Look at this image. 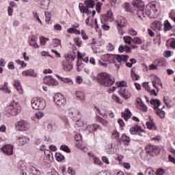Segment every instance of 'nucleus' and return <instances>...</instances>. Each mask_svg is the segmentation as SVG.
<instances>
[{
  "label": "nucleus",
  "instance_id": "obj_64",
  "mask_svg": "<svg viewBox=\"0 0 175 175\" xmlns=\"http://www.w3.org/2000/svg\"><path fill=\"white\" fill-rule=\"evenodd\" d=\"M96 175H111L107 171H101L97 173Z\"/></svg>",
  "mask_w": 175,
  "mask_h": 175
},
{
  "label": "nucleus",
  "instance_id": "obj_10",
  "mask_svg": "<svg viewBox=\"0 0 175 175\" xmlns=\"http://www.w3.org/2000/svg\"><path fill=\"white\" fill-rule=\"evenodd\" d=\"M119 94L122 98H124V99H129L131 98V93L129 90H126V88L122 87V88L119 89Z\"/></svg>",
  "mask_w": 175,
  "mask_h": 175
},
{
  "label": "nucleus",
  "instance_id": "obj_2",
  "mask_svg": "<svg viewBox=\"0 0 175 175\" xmlns=\"http://www.w3.org/2000/svg\"><path fill=\"white\" fill-rule=\"evenodd\" d=\"M20 113H21V107L15 101L11 102L10 105L7 106L4 110V114L7 117L17 116V114H20Z\"/></svg>",
  "mask_w": 175,
  "mask_h": 175
},
{
  "label": "nucleus",
  "instance_id": "obj_25",
  "mask_svg": "<svg viewBox=\"0 0 175 175\" xmlns=\"http://www.w3.org/2000/svg\"><path fill=\"white\" fill-rule=\"evenodd\" d=\"M55 76L59 80H60V81H64V83L66 84H70V85H72L73 81H72L70 78H64L58 75H55Z\"/></svg>",
  "mask_w": 175,
  "mask_h": 175
},
{
  "label": "nucleus",
  "instance_id": "obj_11",
  "mask_svg": "<svg viewBox=\"0 0 175 175\" xmlns=\"http://www.w3.org/2000/svg\"><path fill=\"white\" fill-rule=\"evenodd\" d=\"M137 102V107L139 110L141 111H144V113L147 112L148 108L146 105H144V103L142 100V98H137L136 99Z\"/></svg>",
  "mask_w": 175,
  "mask_h": 175
},
{
  "label": "nucleus",
  "instance_id": "obj_37",
  "mask_svg": "<svg viewBox=\"0 0 175 175\" xmlns=\"http://www.w3.org/2000/svg\"><path fill=\"white\" fill-rule=\"evenodd\" d=\"M146 127L148 129H152L153 131H155L157 129V127H155V124H154V122H146Z\"/></svg>",
  "mask_w": 175,
  "mask_h": 175
},
{
  "label": "nucleus",
  "instance_id": "obj_7",
  "mask_svg": "<svg viewBox=\"0 0 175 175\" xmlns=\"http://www.w3.org/2000/svg\"><path fill=\"white\" fill-rule=\"evenodd\" d=\"M145 151L146 152H141V158L142 159H147V157H148V154L151 155L152 152H154V154H157L159 152V150L158 149V146L152 145L150 144H147L145 146Z\"/></svg>",
  "mask_w": 175,
  "mask_h": 175
},
{
  "label": "nucleus",
  "instance_id": "obj_32",
  "mask_svg": "<svg viewBox=\"0 0 175 175\" xmlns=\"http://www.w3.org/2000/svg\"><path fill=\"white\" fill-rule=\"evenodd\" d=\"M49 6H50V0H41L40 7L42 9H49Z\"/></svg>",
  "mask_w": 175,
  "mask_h": 175
},
{
  "label": "nucleus",
  "instance_id": "obj_48",
  "mask_svg": "<svg viewBox=\"0 0 175 175\" xmlns=\"http://www.w3.org/2000/svg\"><path fill=\"white\" fill-rule=\"evenodd\" d=\"M48 40H50V38H44L43 36L40 38V44H46V42H48Z\"/></svg>",
  "mask_w": 175,
  "mask_h": 175
},
{
  "label": "nucleus",
  "instance_id": "obj_12",
  "mask_svg": "<svg viewBox=\"0 0 175 175\" xmlns=\"http://www.w3.org/2000/svg\"><path fill=\"white\" fill-rule=\"evenodd\" d=\"M66 62H70L72 64L75 59H76V57H77V54L75 53L74 51H71L69 53L64 55Z\"/></svg>",
  "mask_w": 175,
  "mask_h": 175
},
{
  "label": "nucleus",
  "instance_id": "obj_57",
  "mask_svg": "<svg viewBox=\"0 0 175 175\" xmlns=\"http://www.w3.org/2000/svg\"><path fill=\"white\" fill-rule=\"evenodd\" d=\"M143 87L146 91H148V92L151 90V89L150 88V85H148V82L143 83Z\"/></svg>",
  "mask_w": 175,
  "mask_h": 175
},
{
  "label": "nucleus",
  "instance_id": "obj_51",
  "mask_svg": "<svg viewBox=\"0 0 175 175\" xmlns=\"http://www.w3.org/2000/svg\"><path fill=\"white\" fill-rule=\"evenodd\" d=\"M60 150H62V151H64V152H70V149H69V147L66 145H62L60 147Z\"/></svg>",
  "mask_w": 175,
  "mask_h": 175
},
{
  "label": "nucleus",
  "instance_id": "obj_63",
  "mask_svg": "<svg viewBox=\"0 0 175 175\" xmlns=\"http://www.w3.org/2000/svg\"><path fill=\"white\" fill-rule=\"evenodd\" d=\"M54 29L55 31H62V26L59 24H56L54 25Z\"/></svg>",
  "mask_w": 175,
  "mask_h": 175
},
{
  "label": "nucleus",
  "instance_id": "obj_55",
  "mask_svg": "<svg viewBox=\"0 0 175 175\" xmlns=\"http://www.w3.org/2000/svg\"><path fill=\"white\" fill-rule=\"evenodd\" d=\"M68 174L75 175L76 174V170L72 167H69L67 170Z\"/></svg>",
  "mask_w": 175,
  "mask_h": 175
},
{
  "label": "nucleus",
  "instance_id": "obj_61",
  "mask_svg": "<svg viewBox=\"0 0 175 175\" xmlns=\"http://www.w3.org/2000/svg\"><path fill=\"white\" fill-rule=\"evenodd\" d=\"M76 83L77 84H81L83 83V77L81 76H77L76 77Z\"/></svg>",
  "mask_w": 175,
  "mask_h": 175
},
{
  "label": "nucleus",
  "instance_id": "obj_29",
  "mask_svg": "<svg viewBox=\"0 0 175 175\" xmlns=\"http://www.w3.org/2000/svg\"><path fill=\"white\" fill-rule=\"evenodd\" d=\"M0 91L3 92V94H10L11 91L8 88V82H5L3 86H0Z\"/></svg>",
  "mask_w": 175,
  "mask_h": 175
},
{
  "label": "nucleus",
  "instance_id": "obj_42",
  "mask_svg": "<svg viewBox=\"0 0 175 175\" xmlns=\"http://www.w3.org/2000/svg\"><path fill=\"white\" fill-rule=\"evenodd\" d=\"M156 114L160 117V118H163L165 117V111L161 110V109L158 108L156 110Z\"/></svg>",
  "mask_w": 175,
  "mask_h": 175
},
{
  "label": "nucleus",
  "instance_id": "obj_16",
  "mask_svg": "<svg viewBox=\"0 0 175 175\" xmlns=\"http://www.w3.org/2000/svg\"><path fill=\"white\" fill-rule=\"evenodd\" d=\"M118 29L120 28H124L126 24V20L125 18L120 16L118 20L116 21Z\"/></svg>",
  "mask_w": 175,
  "mask_h": 175
},
{
  "label": "nucleus",
  "instance_id": "obj_49",
  "mask_svg": "<svg viewBox=\"0 0 175 175\" xmlns=\"http://www.w3.org/2000/svg\"><path fill=\"white\" fill-rule=\"evenodd\" d=\"M29 128V123L27 120L23 121V131H27Z\"/></svg>",
  "mask_w": 175,
  "mask_h": 175
},
{
  "label": "nucleus",
  "instance_id": "obj_18",
  "mask_svg": "<svg viewBox=\"0 0 175 175\" xmlns=\"http://www.w3.org/2000/svg\"><path fill=\"white\" fill-rule=\"evenodd\" d=\"M119 142L120 143H123L124 146H129V143H131V138L126 134H123L121 139H119Z\"/></svg>",
  "mask_w": 175,
  "mask_h": 175
},
{
  "label": "nucleus",
  "instance_id": "obj_6",
  "mask_svg": "<svg viewBox=\"0 0 175 175\" xmlns=\"http://www.w3.org/2000/svg\"><path fill=\"white\" fill-rule=\"evenodd\" d=\"M158 10L155 3H149L146 6L145 9V16L149 17V18H157ZM146 20V17H145Z\"/></svg>",
  "mask_w": 175,
  "mask_h": 175
},
{
  "label": "nucleus",
  "instance_id": "obj_30",
  "mask_svg": "<svg viewBox=\"0 0 175 175\" xmlns=\"http://www.w3.org/2000/svg\"><path fill=\"white\" fill-rule=\"evenodd\" d=\"M154 64L157 65V66H166V59H165V58L156 59L154 60Z\"/></svg>",
  "mask_w": 175,
  "mask_h": 175
},
{
  "label": "nucleus",
  "instance_id": "obj_19",
  "mask_svg": "<svg viewBox=\"0 0 175 175\" xmlns=\"http://www.w3.org/2000/svg\"><path fill=\"white\" fill-rule=\"evenodd\" d=\"M152 85H153L154 88H156V90H157V92H158V91H159V89L158 88V86H157V85H159L161 88H163L162 82H161V79H159L158 77H156L152 81Z\"/></svg>",
  "mask_w": 175,
  "mask_h": 175
},
{
  "label": "nucleus",
  "instance_id": "obj_1",
  "mask_svg": "<svg viewBox=\"0 0 175 175\" xmlns=\"http://www.w3.org/2000/svg\"><path fill=\"white\" fill-rule=\"evenodd\" d=\"M97 81L103 87H111L116 83V79L107 72H101L97 76Z\"/></svg>",
  "mask_w": 175,
  "mask_h": 175
},
{
  "label": "nucleus",
  "instance_id": "obj_39",
  "mask_svg": "<svg viewBox=\"0 0 175 175\" xmlns=\"http://www.w3.org/2000/svg\"><path fill=\"white\" fill-rule=\"evenodd\" d=\"M45 14V22L46 24H49L50 21H51V13H50L49 11H46L44 12Z\"/></svg>",
  "mask_w": 175,
  "mask_h": 175
},
{
  "label": "nucleus",
  "instance_id": "obj_3",
  "mask_svg": "<svg viewBox=\"0 0 175 175\" xmlns=\"http://www.w3.org/2000/svg\"><path fill=\"white\" fill-rule=\"evenodd\" d=\"M134 8H137V14L138 17L144 21L146 20V14H144V2L142 0H134L133 2Z\"/></svg>",
  "mask_w": 175,
  "mask_h": 175
},
{
  "label": "nucleus",
  "instance_id": "obj_26",
  "mask_svg": "<svg viewBox=\"0 0 175 175\" xmlns=\"http://www.w3.org/2000/svg\"><path fill=\"white\" fill-rule=\"evenodd\" d=\"M122 116V118H124V120H125V121H128V120H129V118H131V111L129 110V109H125V112H122L121 113Z\"/></svg>",
  "mask_w": 175,
  "mask_h": 175
},
{
  "label": "nucleus",
  "instance_id": "obj_33",
  "mask_svg": "<svg viewBox=\"0 0 175 175\" xmlns=\"http://www.w3.org/2000/svg\"><path fill=\"white\" fill-rule=\"evenodd\" d=\"M152 28L156 29V31H161V28H162V23L160 21H154L152 23Z\"/></svg>",
  "mask_w": 175,
  "mask_h": 175
},
{
  "label": "nucleus",
  "instance_id": "obj_47",
  "mask_svg": "<svg viewBox=\"0 0 175 175\" xmlns=\"http://www.w3.org/2000/svg\"><path fill=\"white\" fill-rule=\"evenodd\" d=\"M112 138L118 140V139H120V133H118V131H117L116 130H114L112 132Z\"/></svg>",
  "mask_w": 175,
  "mask_h": 175
},
{
  "label": "nucleus",
  "instance_id": "obj_22",
  "mask_svg": "<svg viewBox=\"0 0 175 175\" xmlns=\"http://www.w3.org/2000/svg\"><path fill=\"white\" fill-rule=\"evenodd\" d=\"M88 155L92 158V159L94 160V163L95 165H98V166H102L103 165V163H102V161L98 158L94 156V154L89 152L88 153Z\"/></svg>",
  "mask_w": 175,
  "mask_h": 175
},
{
  "label": "nucleus",
  "instance_id": "obj_28",
  "mask_svg": "<svg viewBox=\"0 0 175 175\" xmlns=\"http://www.w3.org/2000/svg\"><path fill=\"white\" fill-rule=\"evenodd\" d=\"M139 131L144 132V130L142 129V127L139 126H135L133 127L130 128V133H131V135H136V133H137Z\"/></svg>",
  "mask_w": 175,
  "mask_h": 175
},
{
  "label": "nucleus",
  "instance_id": "obj_40",
  "mask_svg": "<svg viewBox=\"0 0 175 175\" xmlns=\"http://www.w3.org/2000/svg\"><path fill=\"white\" fill-rule=\"evenodd\" d=\"M68 33H75V35H80L81 33L79 30L76 29L75 28H69L67 29Z\"/></svg>",
  "mask_w": 175,
  "mask_h": 175
},
{
  "label": "nucleus",
  "instance_id": "obj_45",
  "mask_svg": "<svg viewBox=\"0 0 175 175\" xmlns=\"http://www.w3.org/2000/svg\"><path fill=\"white\" fill-rule=\"evenodd\" d=\"M123 39L124 40V42L127 44H131L133 42V38L131 36H124Z\"/></svg>",
  "mask_w": 175,
  "mask_h": 175
},
{
  "label": "nucleus",
  "instance_id": "obj_44",
  "mask_svg": "<svg viewBox=\"0 0 175 175\" xmlns=\"http://www.w3.org/2000/svg\"><path fill=\"white\" fill-rule=\"evenodd\" d=\"M117 85H118V88H119V90H120V88H122V87H124V88H126V87H128V85H126V82L125 81H122L118 82Z\"/></svg>",
  "mask_w": 175,
  "mask_h": 175
},
{
  "label": "nucleus",
  "instance_id": "obj_23",
  "mask_svg": "<svg viewBox=\"0 0 175 175\" xmlns=\"http://www.w3.org/2000/svg\"><path fill=\"white\" fill-rule=\"evenodd\" d=\"M150 103L154 106V110H158L159 106H161V100L158 98L150 100Z\"/></svg>",
  "mask_w": 175,
  "mask_h": 175
},
{
  "label": "nucleus",
  "instance_id": "obj_60",
  "mask_svg": "<svg viewBox=\"0 0 175 175\" xmlns=\"http://www.w3.org/2000/svg\"><path fill=\"white\" fill-rule=\"evenodd\" d=\"M107 50L108 51H113L114 50V45H112L111 43H109L107 45Z\"/></svg>",
  "mask_w": 175,
  "mask_h": 175
},
{
  "label": "nucleus",
  "instance_id": "obj_13",
  "mask_svg": "<svg viewBox=\"0 0 175 175\" xmlns=\"http://www.w3.org/2000/svg\"><path fill=\"white\" fill-rule=\"evenodd\" d=\"M1 150L6 155H13V146L12 145H5Z\"/></svg>",
  "mask_w": 175,
  "mask_h": 175
},
{
  "label": "nucleus",
  "instance_id": "obj_34",
  "mask_svg": "<svg viewBox=\"0 0 175 175\" xmlns=\"http://www.w3.org/2000/svg\"><path fill=\"white\" fill-rule=\"evenodd\" d=\"M96 122H100V124H102L104 126H107V122L98 115L96 116Z\"/></svg>",
  "mask_w": 175,
  "mask_h": 175
},
{
  "label": "nucleus",
  "instance_id": "obj_56",
  "mask_svg": "<svg viewBox=\"0 0 175 175\" xmlns=\"http://www.w3.org/2000/svg\"><path fill=\"white\" fill-rule=\"evenodd\" d=\"M129 33L131 35V36H136V35H137V32L135 31L133 28L129 29Z\"/></svg>",
  "mask_w": 175,
  "mask_h": 175
},
{
  "label": "nucleus",
  "instance_id": "obj_62",
  "mask_svg": "<svg viewBox=\"0 0 175 175\" xmlns=\"http://www.w3.org/2000/svg\"><path fill=\"white\" fill-rule=\"evenodd\" d=\"M131 77L134 81L139 80V76L136 73H134L133 71H131Z\"/></svg>",
  "mask_w": 175,
  "mask_h": 175
},
{
  "label": "nucleus",
  "instance_id": "obj_5",
  "mask_svg": "<svg viewBox=\"0 0 175 175\" xmlns=\"http://www.w3.org/2000/svg\"><path fill=\"white\" fill-rule=\"evenodd\" d=\"M31 107L34 110H44L46 108V101L42 98L34 97L31 100Z\"/></svg>",
  "mask_w": 175,
  "mask_h": 175
},
{
  "label": "nucleus",
  "instance_id": "obj_20",
  "mask_svg": "<svg viewBox=\"0 0 175 175\" xmlns=\"http://www.w3.org/2000/svg\"><path fill=\"white\" fill-rule=\"evenodd\" d=\"M99 129H102V128H100V126L99 124H91V125H88L87 126V130L88 131V132H95V131H98Z\"/></svg>",
  "mask_w": 175,
  "mask_h": 175
},
{
  "label": "nucleus",
  "instance_id": "obj_24",
  "mask_svg": "<svg viewBox=\"0 0 175 175\" xmlns=\"http://www.w3.org/2000/svg\"><path fill=\"white\" fill-rule=\"evenodd\" d=\"M77 57H78V60H77V71L80 72V70H81V69H80V68H81V66L83 65L81 64L83 55H81V53H80V51H77Z\"/></svg>",
  "mask_w": 175,
  "mask_h": 175
},
{
  "label": "nucleus",
  "instance_id": "obj_35",
  "mask_svg": "<svg viewBox=\"0 0 175 175\" xmlns=\"http://www.w3.org/2000/svg\"><path fill=\"white\" fill-rule=\"evenodd\" d=\"M75 126L77 131H81L83 129V126H84V122H83V121L78 120L77 121Z\"/></svg>",
  "mask_w": 175,
  "mask_h": 175
},
{
  "label": "nucleus",
  "instance_id": "obj_15",
  "mask_svg": "<svg viewBox=\"0 0 175 175\" xmlns=\"http://www.w3.org/2000/svg\"><path fill=\"white\" fill-rule=\"evenodd\" d=\"M75 96L77 100H78L79 102H81V103H84V102H85V94L83 93V92H75Z\"/></svg>",
  "mask_w": 175,
  "mask_h": 175
},
{
  "label": "nucleus",
  "instance_id": "obj_14",
  "mask_svg": "<svg viewBox=\"0 0 175 175\" xmlns=\"http://www.w3.org/2000/svg\"><path fill=\"white\" fill-rule=\"evenodd\" d=\"M38 41V36L37 35H32L29 37V43L30 46H33V47H35V49H38L39 47V45L36 43Z\"/></svg>",
  "mask_w": 175,
  "mask_h": 175
},
{
  "label": "nucleus",
  "instance_id": "obj_31",
  "mask_svg": "<svg viewBox=\"0 0 175 175\" xmlns=\"http://www.w3.org/2000/svg\"><path fill=\"white\" fill-rule=\"evenodd\" d=\"M15 129L18 132L23 131V120H19L18 122H16L14 124Z\"/></svg>",
  "mask_w": 175,
  "mask_h": 175
},
{
  "label": "nucleus",
  "instance_id": "obj_41",
  "mask_svg": "<svg viewBox=\"0 0 175 175\" xmlns=\"http://www.w3.org/2000/svg\"><path fill=\"white\" fill-rule=\"evenodd\" d=\"M172 29V25L169 23V21H165L164 22V31H170Z\"/></svg>",
  "mask_w": 175,
  "mask_h": 175
},
{
  "label": "nucleus",
  "instance_id": "obj_52",
  "mask_svg": "<svg viewBox=\"0 0 175 175\" xmlns=\"http://www.w3.org/2000/svg\"><path fill=\"white\" fill-rule=\"evenodd\" d=\"M33 16L34 18L36 20H37L38 21V23H40V24L42 25V21L40 20V18H39V14H37L36 12H33Z\"/></svg>",
  "mask_w": 175,
  "mask_h": 175
},
{
  "label": "nucleus",
  "instance_id": "obj_17",
  "mask_svg": "<svg viewBox=\"0 0 175 175\" xmlns=\"http://www.w3.org/2000/svg\"><path fill=\"white\" fill-rule=\"evenodd\" d=\"M62 69L65 72H70V70L73 69V66L70 62L64 61L62 62Z\"/></svg>",
  "mask_w": 175,
  "mask_h": 175
},
{
  "label": "nucleus",
  "instance_id": "obj_21",
  "mask_svg": "<svg viewBox=\"0 0 175 175\" xmlns=\"http://www.w3.org/2000/svg\"><path fill=\"white\" fill-rule=\"evenodd\" d=\"M23 76H31V77H38V74L35 70L29 69L23 72Z\"/></svg>",
  "mask_w": 175,
  "mask_h": 175
},
{
  "label": "nucleus",
  "instance_id": "obj_36",
  "mask_svg": "<svg viewBox=\"0 0 175 175\" xmlns=\"http://www.w3.org/2000/svg\"><path fill=\"white\" fill-rule=\"evenodd\" d=\"M55 159L57 162H62L65 159V156L62 155V154L59 152H56L55 154Z\"/></svg>",
  "mask_w": 175,
  "mask_h": 175
},
{
  "label": "nucleus",
  "instance_id": "obj_50",
  "mask_svg": "<svg viewBox=\"0 0 175 175\" xmlns=\"http://www.w3.org/2000/svg\"><path fill=\"white\" fill-rule=\"evenodd\" d=\"M101 28H103V29H104V31H109V29H110V26L105 24V23H103V20L101 19Z\"/></svg>",
  "mask_w": 175,
  "mask_h": 175
},
{
  "label": "nucleus",
  "instance_id": "obj_59",
  "mask_svg": "<svg viewBox=\"0 0 175 175\" xmlns=\"http://www.w3.org/2000/svg\"><path fill=\"white\" fill-rule=\"evenodd\" d=\"M35 117H36L38 120H40L42 117H44V113H43V112H38L35 114Z\"/></svg>",
  "mask_w": 175,
  "mask_h": 175
},
{
  "label": "nucleus",
  "instance_id": "obj_46",
  "mask_svg": "<svg viewBox=\"0 0 175 175\" xmlns=\"http://www.w3.org/2000/svg\"><path fill=\"white\" fill-rule=\"evenodd\" d=\"M142 42L143 41H142V39L139 37H135L133 38V43L135 44H142Z\"/></svg>",
  "mask_w": 175,
  "mask_h": 175
},
{
  "label": "nucleus",
  "instance_id": "obj_38",
  "mask_svg": "<svg viewBox=\"0 0 175 175\" xmlns=\"http://www.w3.org/2000/svg\"><path fill=\"white\" fill-rule=\"evenodd\" d=\"M29 170L30 172H31L32 174L40 175V170H38L36 167L33 166H30Z\"/></svg>",
  "mask_w": 175,
  "mask_h": 175
},
{
  "label": "nucleus",
  "instance_id": "obj_58",
  "mask_svg": "<svg viewBox=\"0 0 175 175\" xmlns=\"http://www.w3.org/2000/svg\"><path fill=\"white\" fill-rule=\"evenodd\" d=\"M75 139L77 142H81V140H83V137L81 136V134L78 133L75 135Z\"/></svg>",
  "mask_w": 175,
  "mask_h": 175
},
{
  "label": "nucleus",
  "instance_id": "obj_9",
  "mask_svg": "<svg viewBox=\"0 0 175 175\" xmlns=\"http://www.w3.org/2000/svg\"><path fill=\"white\" fill-rule=\"evenodd\" d=\"M44 84H46V85H51L53 87H57V85H59V82L55 79L53 78L51 75L46 76L43 78Z\"/></svg>",
  "mask_w": 175,
  "mask_h": 175
},
{
  "label": "nucleus",
  "instance_id": "obj_43",
  "mask_svg": "<svg viewBox=\"0 0 175 175\" xmlns=\"http://www.w3.org/2000/svg\"><path fill=\"white\" fill-rule=\"evenodd\" d=\"M106 17L109 18V21H113L114 20V16L111 10H108L106 14Z\"/></svg>",
  "mask_w": 175,
  "mask_h": 175
},
{
  "label": "nucleus",
  "instance_id": "obj_8",
  "mask_svg": "<svg viewBox=\"0 0 175 175\" xmlns=\"http://www.w3.org/2000/svg\"><path fill=\"white\" fill-rule=\"evenodd\" d=\"M53 100L57 106V107H59L60 109H62L63 107H65L66 105V98L64 97V95L61 94V93H57L55 94L53 97Z\"/></svg>",
  "mask_w": 175,
  "mask_h": 175
},
{
  "label": "nucleus",
  "instance_id": "obj_53",
  "mask_svg": "<svg viewBox=\"0 0 175 175\" xmlns=\"http://www.w3.org/2000/svg\"><path fill=\"white\" fill-rule=\"evenodd\" d=\"M102 3L100 2H97L96 5V10L97 13H100V9L102 8Z\"/></svg>",
  "mask_w": 175,
  "mask_h": 175
},
{
  "label": "nucleus",
  "instance_id": "obj_4",
  "mask_svg": "<svg viewBox=\"0 0 175 175\" xmlns=\"http://www.w3.org/2000/svg\"><path fill=\"white\" fill-rule=\"evenodd\" d=\"M128 59H129V56L128 55H108V61L111 64H116V62H118L121 64H125L128 62Z\"/></svg>",
  "mask_w": 175,
  "mask_h": 175
},
{
  "label": "nucleus",
  "instance_id": "obj_54",
  "mask_svg": "<svg viewBox=\"0 0 175 175\" xmlns=\"http://www.w3.org/2000/svg\"><path fill=\"white\" fill-rule=\"evenodd\" d=\"M74 41H75L76 46H77L78 47L81 46V40H80V38H77L74 39Z\"/></svg>",
  "mask_w": 175,
  "mask_h": 175
},
{
  "label": "nucleus",
  "instance_id": "obj_27",
  "mask_svg": "<svg viewBox=\"0 0 175 175\" xmlns=\"http://www.w3.org/2000/svg\"><path fill=\"white\" fill-rule=\"evenodd\" d=\"M14 86L15 87V88H16L18 94H23V86H21V83H20V81L15 80Z\"/></svg>",
  "mask_w": 175,
  "mask_h": 175
}]
</instances>
